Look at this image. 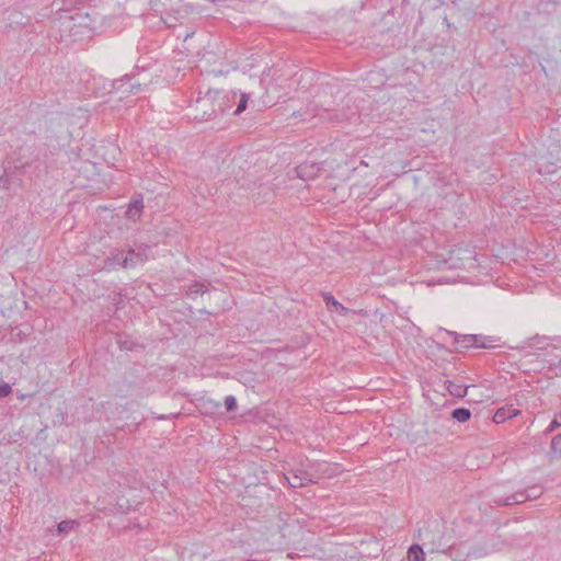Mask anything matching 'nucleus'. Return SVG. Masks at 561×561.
Here are the masks:
<instances>
[{"label": "nucleus", "mask_w": 561, "mask_h": 561, "mask_svg": "<svg viewBox=\"0 0 561 561\" xmlns=\"http://www.w3.org/2000/svg\"><path fill=\"white\" fill-rule=\"evenodd\" d=\"M323 300L328 306H333L336 308V310L341 312L346 311V308L342 304H340L330 293L323 294Z\"/></svg>", "instance_id": "4468645a"}, {"label": "nucleus", "mask_w": 561, "mask_h": 561, "mask_svg": "<svg viewBox=\"0 0 561 561\" xmlns=\"http://www.w3.org/2000/svg\"><path fill=\"white\" fill-rule=\"evenodd\" d=\"M190 290H191V293H195V294H204V293H206L207 287L203 283H195L191 286Z\"/></svg>", "instance_id": "aec40b11"}, {"label": "nucleus", "mask_w": 561, "mask_h": 561, "mask_svg": "<svg viewBox=\"0 0 561 561\" xmlns=\"http://www.w3.org/2000/svg\"><path fill=\"white\" fill-rule=\"evenodd\" d=\"M551 449L553 451L561 454V435H557L556 437L552 438Z\"/></svg>", "instance_id": "412c9836"}, {"label": "nucleus", "mask_w": 561, "mask_h": 561, "mask_svg": "<svg viewBox=\"0 0 561 561\" xmlns=\"http://www.w3.org/2000/svg\"><path fill=\"white\" fill-rule=\"evenodd\" d=\"M451 416L456 421H458L460 423H465L471 417V412L469 409L458 408L451 412Z\"/></svg>", "instance_id": "f8f14e48"}, {"label": "nucleus", "mask_w": 561, "mask_h": 561, "mask_svg": "<svg viewBox=\"0 0 561 561\" xmlns=\"http://www.w3.org/2000/svg\"><path fill=\"white\" fill-rule=\"evenodd\" d=\"M409 561H424L425 554L423 549L419 545H413L408 551Z\"/></svg>", "instance_id": "9b49d317"}, {"label": "nucleus", "mask_w": 561, "mask_h": 561, "mask_svg": "<svg viewBox=\"0 0 561 561\" xmlns=\"http://www.w3.org/2000/svg\"><path fill=\"white\" fill-rule=\"evenodd\" d=\"M561 425V420H560V416L559 414L554 416V419L552 420V422L550 423V425L548 426L547 428V432L551 433L553 432L556 428H558L559 426Z\"/></svg>", "instance_id": "4be33fe9"}, {"label": "nucleus", "mask_w": 561, "mask_h": 561, "mask_svg": "<svg viewBox=\"0 0 561 561\" xmlns=\"http://www.w3.org/2000/svg\"><path fill=\"white\" fill-rule=\"evenodd\" d=\"M476 339H477V343L474 344V346L486 347V345L483 342V339H484L483 335H476Z\"/></svg>", "instance_id": "b1692460"}, {"label": "nucleus", "mask_w": 561, "mask_h": 561, "mask_svg": "<svg viewBox=\"0 0 561 561\" xmlns=\"http://www.w3.org/2000/svg\"><path fill=\"white\" fill-rule=\"evenodd\" d=\"M124 256L125 253L123 251L115 250L111 252V255L106 260H104L101 271L110 272L116 270L117 266L123 267Z\"/></svg>", "instance_id": "0eeeda50"}, {"label": "nucleus", "mask_w": 561, "mask_h": 561, "mask_svg": "<svg viewBox=\"0 0 561 561\" xmlns=\"http://www.w3.org/2000/svg\"><path fill=\"white\" fill-rule=\"evenodd\" d=\"M457 345L463 348L474 346L477 343L476 335H463L461 339L456 341Z\"/></svg>", "instance_id": "2eb2a0df"}, {"label": "nucleus", "mask_w": 561, "mask_h": 561, "mask_svg": "<svg viewBox=\"0 0 561 561\" xmlns=\"http://www.w3.org/2000/svg\"><path fill=\"white\" fill-rule=\"evenodd\" d=\"M249 99H250V94L249 93H241L239 103H238L237 108L234 111L236 115H239L243 111H245Z\"/></svg>", "instance_id": "f3484780"}, {"label": "nucleus", "mask_w": 561, "mask_h": 561, "mask_svg": "<svg viewBox=\"0 0 561 561\" xmlns=\"http://www.w3.org/2000/svg\"><path fill=\"white\" fill-rule=\"evenodd\" d=\"M146 1L147 0H105L107 4L117 7L118 10L125 11L127 14L134 12L138 5L146 3ZM150 4L152 8L157 7L153 0H150Z\"/></svg>", "instance_id": "423d86ee"}, {"label": "nucleus", "mask_w": 561, "mask_h": 561, "mask_svg": "<svg viewBox=\"0 0 561 561\" xmlns=\"http://www.w3.org/2000/svg\"><path fill=\"white\" fill-rule=\"evenodd\" d=\"M225 407L228 412H232L237 409V400L233 396H227L225 398Z\"/></svg>", "instance_id": "6ab92c4d"}, {"label": "nucleus", "mask_w": 561, "mask_h": 561, "mask_svg": "<svg viewBox=\"0 0 561 561\" xmlns=\"http://www.w3.org/2000/svg\"><path fill=\"white\" fill-rule=\"evenodd\" d=\"M150 248L148 245H141L137 249H130L123 259L124 268H133L138 264L145 263L149 259Z\"/></svg>", "instance_id": "7ed1b4c3"}, {"label": "nucleus", "mask_w": 561, "mask_h": 561, "mask_svg": "<svg viewBox=\"0 0 561 561\" xmlns=\"http://www.w3.org/2000/svg\"><path fill=\"white\" fill-rule=\"evenodd\" d=\"M519 413V410L508 407V408H500L495 411L493 415V421L496 424H501L505 422L506 420H510L514 416H516Z\"/></svg>", "instance_id": "1a4fd4ad"}, {"label": "nucleus", "mask_w": 561, "mask_h": 561, "mask_svg": "<svg viewBox=\"0 0 561 561\" xmlns=\"http://www.w3.org/2000/svg\"><path fill=\"white\" fill-rule=\"evenodd\" d=\"M164 22L168 24V26H175V23L173 22H168L167 20Z\"/></svg>", "instance_id": "393cba45"}, {"label": "nucleus", "mask_w": 561, "mask_h": 561, "mask_svg": "<svg viewBox=\"0 0 561 561\" xmlns=\"http://www.w3.org/2000/svg\"><path fill=\"white\" fill-rule=\"evenodd\" d=\"M284 470V477L291 488H304L310 483H317L319 479L314 465L308 459L294 465L288 463Z\"/></svg>", "instance_id": "f257e3e1"}, {"label": "nucleus", "mask_w": 561, "mask_h": 561, "mask_svg": "<svg viewBox=\"0 0 561 561\" xmlns=\"http://www.w3.org/2000/svg\"><path fill=\"white\" fill-rule=\"evenodd\" d=\"M542 490L540 486H530L527 488L525 491L515 492L504 499L495 500V503L499 505H514V504H520L528 500L537 499L541 495Z\"/></svg>", "instance_id": "f03ea898"}, {"label": "nucleus", "mask_w": 561, "mask_h": 561, "mask_svg": "<svg viewBox=\"0 0 561 561\" xmlns=\"http://www.w3.org/2000/svg\"><path fill=\"white\" fill-rule=\"evenodd\" d=\"M75 520H62L57 526L58 534H69L75 528Z\"/></svg>", "instance_id": "dca6fc26"}, {"label": "nucleus", "mask_w": 561, "mask_h": 561, "mask_svg": "<svg viewBox=\"0 0 561 561\" xmlns=\"http://www.w3.org/2000/svg\"><path fill=\"white\" fill-rule=\"evenodd\" d=\"M298 178L305 181L316 179L320 171L321 167L317 162H304L299 164L296 169Z\"/></svg>", "instance_id": "39448f33"}, {"label": "nucleus", "mask_w": 561, "mask_h": 561, "mask_svg": "<svg viewBox=\"0 0 561 561\" xmlns=\"http://www.w3.org/2000/svg\"><path fill=\"white\" fill-rule=\"evenodd\" d=\"M211 94L209 92L206 93L205 96L198 98L195 103L196 111L202 112L201 116L195 115V118L201 117L203 119H209L217 113V108H215L211 103Z\"/></svg>", "instance_id": "20e7f679"}, {"label": "nucleus", "mask_w": 561, "mask_h": 561, "mask_svg": "<svg viewBox=\"0 0 561 561\" xmlns=\"http://www.w3.org/2000/svg\"><path fill=\"white\" fill-rule=\"evenodd\" d=\"M205 405H209V409H219L220 408V403L219 402H216L214 400H207L204 402Z\"/></svg>", "instance_id": "5701e85b"}, {"label": "nucleus", "mask_w": 561, "mask_h": 561, "mask_svg": "<svg viewBox=\"0 0 561 561\" xmlns=\"http://www.w3.org/2000/svg\"><path fill=\"white\" fill-rule=\"evenodd\" d=\"M447 391L457 398H463L467 394L468 387L454 380L445 382Z\"/></svg>", "instance_id": "9d476101"}, {"label": "nucleus", "mask_w": 561, "mask_h": 561, "mask_svg": "<svg viewBox=\"0 0 561 561\" xmlns=\"http://www.w3.org/2000/svg\"><path fill=\"white\" fill-rule=\"evenodd\" d=\"M12 393V387L10 383L0 379V398H5Z\"/></svg>", "instance_id": "a211bd4d"}, {"label": "nucleus", "mask_w": 561, "mask_h": 561, "mask_svg": "<svg viewBox=\"0 0 561 561\" xmlns=\"http://www.w3.org/2000/svg\"><path fill=\"white\" fill-rule=\"evenodd\" d=\"M144 207L145 206L141 196L133 198L131 202L128 204L125 215L128 219L136 221L140 218Z\"/></svg>", "instance_id": "6e6552de"}, {"label": "nucleus", "mask_w": 561, "mask_h": 561, "mask_svg": "<svg viewBox=\"0 0 561 561\" xmlns=\"http://www.w3.org/2000/svg\"><path fill=\"white\" fill-rule=\"evenodd\" d=\"M11 188V180L9 178L8 168L0 170V190L8 191Z\"/></svg>", "instance_id": "ddd939ff"}]
</instances>
